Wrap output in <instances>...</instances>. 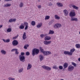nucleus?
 <instances>
[{
    "label": "nucleus",
    "mask_w": 80,
    "mask_h": 80,
    "mask_svg": "<svg viewBox=\"0 0 80 80\" xmlns=\"http://www.w3.org/2000/svg\"><path fill=\"white\" fill-rule=\"evenodd\" d=\"M44 57L42 55H39V58L40 61H42L43 60Z\"/></svg>",
    "instance_id": "26"
},
{
    "label": "nucleus",
    "mask_w": 80,
    "mask_h": 80,
    "mask_svg": "<svg viewBox=\"0 0 80 80\" xmlns=\"http://www.w3.org/2000/svg\"><path fill=\"white\" fill-rule=\"evenodd\" d=\"M35 22L34 21H32L31 22V24L33 26L35 25Z\"/></svg>",
    "instance_id": "35"
},
{
    "label": "nucleus",
    "mask_w": 80,
    "mask_h": 80,
    "mask_svg": "<svg viewBox=\"0 0 80 80\" xmlns=\"http://www.w3.org/2000/svg\"><path fill=\"white\" fill-rule=\"evenodd\" d=\"M70 53V52L68 51H65L64 52V53L65 55H68L71 56Z\"/></svg>",
    "instance_id": "20"
},
{
    "label": "nucleus",
    "mask_w": 80,
    "mask_h": 80,
    "mask_svg": "<svg viewBox=\"0 0 80 80\" xmlns=\"http://www.w3.org/2000/svg\"><path fill=\"white\" fill-rule=\"evenodd\" d=\"M52 24V22H50L49 23V25H50Z\"/></svg>",
    "instance_id": "52"
},
{
    "label": "nucleus",
    "mask_w": 80,
    "mask_h": 80,
    "mask_svg": "<svg viewBox=\"0 0 80 80\" xmlns=\"http://www.w3.org/2000/svg\"><path fill=\"white\" fill-rule=\"evenodd\" d=\"M50 39H51V38L48 36H46L44 38L45 40H49Z\"/></svg>",
    "instance_id": "21"
},
{
    "label": "nucleus",
    "mask_w": 80,
    "mask_h": 80,
    "mask_svg": "<svg viewBox=\"0 0 80 80\" xmlns=\"http://www.w3.org/2000/svg\"><path fill=\"white\" fill-rule=\"evenodd\" d=\"M26 54L27 56L30 55V52H27L26 53Z\"/></svg>",
    "instance_id": "42"
},
{
    "label": "nucleus",
    "mask_w": 80,
    "mask_h": 80,
    "mask_svg": "<svg viewBox=\"0 0 80 80\" xmlns=\"http://www.w3.org/2000/svg\"><path fill=\"white\" fill-rule=\"evenodd\" d=\"M54 18L56 20H60V17H59L58 15L56 14L54 15Z\"/></svg>",
    "instance_id": "16"
},
{
    "label": "nucleus",
    "mask_w": 80,
    "mask_h": 80,
    "mask_svg": "<svg viewBox=\"0 0 80 80\" xmlns=\"http://www.w3.org/2000/svg\"><path fill=\"white\" fill-rule=\"evenodd\" d=\"M19 28L20 29H24L25 28V26L23 25V23H22L21 24V25L19 27Z\"/></svg>",
    "instance_id": "14"
},
{
    "label": "nucleus",
    "mask_w": 80,
    "mask_h": 80,
    "mask_svg": "<svg viewBox=\"0 0 80 80\" xmlns=\"http://www.w3.org/2000/svg\"><path fill=\"white\" fill-rule=\"evenodd\" d=\"M39 52H40L39 49L37 48L34 49L32 51V55L33 56H34L35 55H37L38 54Z\"/></svg>",
    "instance_id": "1"
},
{
    "label": "nucleus",
    "mask_w": 80,
    "mask_h": 80,
    "mask_svg": "<svg viewBox=\"0 0 80 80\" xmlns=\"http://www.w3.org/2000/svg\"><path fill=\"white\" fill-rule=\"evenodd\" d=\"M12 31V29L11 28H8L7 30V32H8V33H10V32H11V31Z\"/></svg>",
    "instance_id": "33"
},
{
    "label": "nucleus",
    "mask_w": 80,
    "mask_h": 80,
    "mask_svg": "<svg viewBox=\"0 0 80 80\" xmlns=\"http://www.w3.org/2000/svg\"><path fill=\"white\" fill-rule=\"evenodd\" d=\"M24 25H25V26H28V23L27 22H24Z\"/></svg>",
    "instance_id": "39"
},
{
    "label": "nucleus",
    "mask_w": 80,
    "mask_h": 80,
    "mask_svg": "<svg viewBox=\"0 0 80 80\" xmlns=\"http://www.w3.org/2000/svg\"><path fill=\"white\" fill-rule=\"evenodd\" d=\"M2 40L4 42H6V43H9V42H10V39H7L6 40L2 39Z\"/></svg>",
    "instance_id": "22"
},
{
    "label": "nucleus",
    "mask_w": 80,
    "mask_h": 80,
    "mask_svg": "<svg viewBox=\"0 0 80 80\" xmlns=\"http://www.w3.org/2000/svg\"><path fill=\"white\" fill-rule=\"evenodd\" d=\"M54 33H55V32L53 30H50L48 34L49 35H53Z\"/></svg>",
    "instance_id": "17"
},
{
    "label": "nucleus",
    "mask_w": 80,
    "mask_h": 80,
    "mask_svg": "<svg viewBox=\"0 0 80 80\" xmlns=\"http://www.w3.org/2000/svg\"><path fill=\"white\" fill-rule=\"evenodd\" d=\"M17 20V19L16 18H14V19H10L9 20V22L10 23H11L12 22H15Z\"/></svg>",
    "instance_id": "12"
},
{
    "label": "nucleus",
    "mask_w": 80,
    "mask_h": 80,
    "mask_svg": "<svg viewBox=\"0 0 80 80\" xmlns=\"http://www.w3.org/2000/svg\"><path fill=\"white\" fill-rule=\"evenodd\" d=\"M68 63H65L64 64L63 67L64 68H67L68 67Z\"/></svg>",
    "instance_id": "28"
},
{
    "label": "nucleus",
    "mask_w": 80,
    "mask_h": 80,
    "mask_svg": "<svg viewBox=\"0 0 80 80\" xmlns=\"http://www.w3.org/2000/svg\"><path fill=\"white\" fill-rule=\"evenodd\" d=\"M0 1H1V0H0Z\"/></svg>",
    "instance_id": "57"
},
{
    "label": "nucleus",
    "mask_w": 80,
    "mask_h": 80,
    "mask_svg": "<svg viewBox=\"0 0 80 80\" xmlns=\"http://www.w3.org/2000/svg\"><path fill=\"white\" fill-rule=\"evenodd\" d=\"M63 12L64 13V15L65 16H68V12L67 10L65 9L63 10Z\"/></svg>",
    "instance_id": "15"
},
{
    "label": "nucleus",
    "mask_w": 80,
    "mask_h": 80,
    "mask_svg": "<svg viewBox=\"0 0 80 80\" xmlns=\"http://www.w3.org/2000/svg\"><path fill=\"white\" fill-rule=\"evenodd\" d=\"M18 44V42L16 40H14L12 42V45L13 46H16Z\"/></svg>",
    "instance_id": "8"
},
{
    "label": "nucleus",
    "mask_w": 80,
    "mask_h": 80,
    "mask_svg": "<svg viewBox=\"0 0 80 80\" xmlns=\"http://www.w3.org/2000/svg\"><path fill=\"white\" fill-rule=\"evenodd\" d=\"M29 47V45L28 44H26L25 45L24 47V49H27V48Z\"/></svg>",
    "instance_id": "34"
},
{
    "label": "nucleus",
    "mask_w": 80,
    "mask_h": 80,
    "mask_svg": "<svg viewBox=\"0 0 80 80\" xmlns=\"http://www.w3.org/2000/svg\"><path fill=\"white\" fill-rule=\"evenodd\" d=\"M72 7L74 9H75V10H78V8L75 5H72Z\"/></svg>",
    "instance_id": "25"
},
{
    "label": "nucleus",
    "mask_w": 80,
    "mask_h": 80,
    "mask_svg": "<svg viewBox=\"0 0 80 80\" xmlns=\"http://www.w3.org/2000/svg\"><path fill=\"white\" fill-rule=\"evenodd\" d=\"M72 65H73L74 67H76L77 65L76 64V63H75L74 62H72Z\"/></svg>",
    "instance_id": "40"
},
{
    "label": "nucleus",
    "mask_w": 80,
    "mask_h": 80,
    "mask_svg": "<svg viewBox=\"0 0 80 80\" xmlns=\"http://www.w3.org/2000/svg\"><path fill=\"white\" fill-rule=\"evenodd\" d=\"M57 5L58 7H63V4L62 3H58Z\"/></svg>",
    "instance_id": "31"
},
{
    "label": "nucleus",
    "mask_w": 80,
    "mask_h": 80,
    "mask_svg": "<svg viewBox=\"0 0 80 80\" xmlns=\"http://www.w3.org/2000/svg\"><path fill=\"white\" fill-rule=\"evenodd\" d=\"M44 44L45 45H49L51 43H52V41H44L43 42Z\"/></svg>",
    "instance_id": "9"
},
{
    "label": "nucleus",
    "mask_w": 80,
    "mask_h": 80,
    "mask_svg": "<svg viewBox=\"0 0 80 80\" xmlns=\"http://www.w3.org/2000/svg\"><path fill=\"white\" fill-rule=\"evenodd\" d=\"M48 5V6H52V3L51 2L49 3Z\"/></svg>",
    "instance_id": "50"
},
{
    "label": "nucleus",
    "mask_w": 80,
    "mask_h": 80,
    "mask_svg": "<svg viewBox=\"0 0 80 80\" xmlns=\"http://www.w3.org/2000/svg\"><path fill=\"white\" fill-rule=\"evenodd\" d=\"M42 67L43 69L48 70V71H50L52 70V68L51 67L46 66V65H42Z\"/></svg>",
    "instance_id": "2"
},
{
    "label": "nucleus",
    "mask_w": 80,
    "mask_h": 80,
    "mask_svg": "<svg viewBox=\"0 0 80 80\" xmlns=\"http://www.w3.org/2000/svg\"><path fill=\"white\" fill-rule=\"evenodd\" d=\"M1 52L2 55H6V54L7 53V52L5 50H1Z\"/></svg>",
    "instance_id": "23"
},
{
    "label": "nucleus",
    "mask_w": 80,
    "mask_h": 80,
    "mask_svg": "<svg viewBox=\"0 0 80 80\" xmlns=\"http://www.w3.org/2000/svg\"><path fill=\"white\" fill-rule=\"evenodd\" d=\"M71 21H75V22H78V19L74 17H71Z\"/></svg>",
    "instance_id": "10"
},
{
    "label": "nucleus",
    "mask_w": 80,
    "mask_h": 80,
    "mask_svg": "<svg viewBox=\"0 0 80 80\" xmlns=\"http://www.w3.org/2000/svg\"><path fill=\"white\" fill-rule=\"evenodd\" d=\"M28 26H25L24 30H27V29H28Z\"/></svg>",
    "instance_id": "46"
},
{
    "label": "nucleus",
    "mask_w": 80,
    "mask_h": 80,
    "mask_svg": "<svg viewBox=\"0 0 80 80\" xmlns=\"http://www.w3.org/2000/svg\"><path fill=\"white\" fill-rule=\"evenodd\" d=\"M19 58L20 61L22 62H24L25 61V58L23 56L20 55L19 56Z\"/></svg>",
    "instance_id": "3"
},
{
    "label": "nucleus",
    "mask_w": 80,
    "mask_h": 80,
    "mask_svg": "<svg viewBox=\"0 0 80 80\" xmlns=\"http://www.w3.org/2000/svg\"><path fill=\"white\" fill-rule=\"evenodd\" d=\"M44 56H48V55L52 54V52L50 51H44L42 53Z\"/></svg>",
    "instance_id": "7"
},
{
    "label": "nucleus",
    "mask_w": 80,
    "mask_h": 80,
    "mask_svg": "<svg viewBox=\"0 0 80 80\" xmlns=\"http://www.w3.org/2000/svg\"><path fill=\"white\" fill-rule=\"evenodd\" d=\"M42 26V23H39L37 26V28H40Z\"/></svg>",
    "instance_id": "19"
},
{
    "label": "nucleus",
    "mask_w": 80,
    "mask_h": 80,
    "mask_svg": "<svg viewBox=\"0 0 80 80\" xmlns=\"http://www.w3.org/2000/svg\"><path fill=\"white\" fill-rule=\"evenodd\" d=\"M76 15L75 12L74 10H72L69 13V16L71 17H75Z\"/></svg>",
    "instance_id": "4"
},
{
    "label": "nucleus",
    "mask_w": 80,
    "mask_h": 80,
    "mask_svg": "<svg viewBox=\"0 0 80 80\" xmlns=\"http://www.w3.org/2000/svg\"><path fill=\"white\" fill-rule=\"evenodd\" d=\"M40 37L41 38H43L44 37V35L42 34L40 35Z\"/></svg>",
    "instance_id": "47"
},
{
    "label": "nucleus",
    "mask_w": 80,
    "mask_h": 80,
    "mask_svg": "<svg viewBox=\"0 0 80 80\" xmlns=\"http://www.w3.org/2000/svg\"><path fill=\"white\" fill-rule=\"evenodd\" d=\"M22 38L23 40H25L27 38V36H26V33L24 32V34L22 36Z\"/></svg>",
    "instance_id": "24"
},
{
    "label": "nucleus",
    "mask_w": 80,
    "mask_h": 80,
    "mask_svg": "<svg viewBox=\"0 0 80 80\" xmlns=\"http://www.w3.org/2000/svg\"><path fill=\"white\" fill-rule=\"evenodd\" d=\"M10 1H12V0H5L4 2H10Z\"/></svg>",
    "instance_id": "51"
},
{
    "label": "nucleus",
    "mask_w": 80,
    "mask_h": 80,
    "mask_svg": "<svg viewBox=\"0 0 80 80\" xmlns=\"http://www.w3.org/2000/svg\"><path fill=\"white\" fill-rule=\"evenodd\" d=\"M23 68H21L19 70H18V72L19 73H21V72H23Z\"/></svg>",
    "instance_id": "38"
},
{
    "label": "nucleus",
    "mask_w": 80,
    "mask_h": 80,
    "mask_svg": "<svg viewBox=\"0 0 80 80\" xmlns=\"http://www.w3.org/2000/svg\"><path fill=\"white\" fill-rule=\"evenodd\" d=\"M24 55H25V53L22 52L21 53V55H21V56H23Z\"/></svg>",
    "instance_id": "48"
},
{
    "label": "nucleus",
    "mask_w": 80,
    "mask_h": 80,
    "mask_svg": "<svg viewBox=\"0 0 80 80\" xmlns=\"http://www.w3.org/2000/svg\"><path fill=\"white\" fill-rule=\"evenodd\" d=\"M3 27V25H0V29Z\"/></svg>",
    "instance_id": "53"
},
{
    "label": "nucleus",
    "mask_w": 80,
    "mask_h": 80,
    "mask_svg": "<svg viewBox=\"0 0 80 80\" xmlns=\"http://www.w3.org/2000/svg\"><path fill=\"white\" fill-rule=\"evenodd\" d=\"M38 8H39V9H40L41 8V5H39L38 6Z\"/></svg>",
    "instance_id": "49"
},
{
    "label": "nucleus",
    "mask_w": 80,
    "mask_h": 80,
    "mask_svg": "<svg viewBox=\"0 0 80 80\" xmlns=\"http://www.w3.org/2000/svg\"><path fill=\"white\" fill-rule=\"evenodd\" d=\"M11 6V4L10 3H7L6 4H4V7H10Z\"/></svg>",
    "instance_id": "18"
},
{
    "label": "nucleus",
    "mask_w": 80,
    "mask_h": 80,
    "mask_svg": "<svg viewBox=\"0 0 80 80\" xmlns=\"http://www.w3.org/2000/svg\"><path fill=\"white\" fill-rule=\"evenodd\" d=\"M53 69H56V70H57V69H58V68L57 67V65H55L53 66Z\"/></svg>",
    "instance_id": "36"
},
{
    "label": "nucleus",
    "mask_w": 80,
    "mask_h": 80,
    "mask_svg": "<svg viewBox=\"0 0 80 80\" xmlns=\"http://www.w3.org/2000/svg\"><path fill=\"white\" fill-rule=\"evenodd\" d=\"M75 51V49L73 48L72 49H71L70 50V53H70V54L71 55V56L72 55V54Z\"/></svg>",
    "instance_id": "13"
},
{
    "label": "nucleus",
    "mask_w": 80,
    "mask_h": 80,
    "mask_svg": "<svg viewBox=\"0 0 80 80\" xmlns=\"http://www.w3.org/2000/svg\"><path fill=\"white\" fill-rule=\"evenodd\" d=\"M59 68L60 70H62L63 69V66H59Z\"/></svg>",
    "instance_id": "43"
},
{
    "label": "nucleus",
    "mask_w": 80,
    "mask_h": 80,
    "mask_svg": "<svg viewBox=\"0 0 80 80\" xmlns=\"http://www.w3.org/2000/svg\"><path fill=\"white\" fill-rule=\"evenodd\" d=\"M62 27V24L60 23L56 24L54 26V28H60Z\"/></svg>",
    "instance_id": "6"
},
{
    "label": "nucleus",
    "mask_w": 80,
    "mask_h": 80,
    "mask_svg": "<svg viewBox=\"0 0 80 80\" xmlns=\"http://www.w3.org/2000/svg\"><path fill=\"white\" fill-rule=\"evenodd\" d=\"M74 69V67L73 66L69 65L68 68V72H72Z\"/></svg>",
    "instance_id": "5"
},
{
    "label": "nucleus",
    "mask_w": 80,
    "mask_h": 80,
    "mask_svg": "<svg viewBox=\"0 0 80 80\" xmlns=\"http://www.w3.org/2000/svg\"><path fill=\"white\" fill-rule=\"evenodd\" d=\"M19 5L20 7L22 8V7H23V3L22 2H21Z\"/></svg>",
    "instance_id": "30"
},
{
    "label": "nucleus",
    "mask_w": 80,
    "mask_h": 80,
    "mask_svg": "<svg viewBox=\"0 0 80 80\" xmlns=\"http://www.w3.org/2000/svg\"><path fill=\"white\" fill-rule=\"evenodd\" d=\"M60 80H64L63 79H61Z\"/></svg>",
    "instance_id": "55"
},
{
    "label": "nucleus",
    "mask_w": 80,
    "mask_h": 80,
    "mask_svg": "<svg viewBox=\"0 0 80 80\" xmlns=\"http://www.w3.org/2000/svg\"><path fill=\"white\" fill-rule=\"evenodd\" d=\"M40 0H38V2H40Z\"/></svg>",
    "instance_id": "56"
},
{
    "label": "nucleus",
    "mask_w": 80,
    "mask_h": 80,
    "mask_svg": "<svg viewBox=\"0 0 80 80\" xmlns=\"http://www.w3.org/2000/svg\"><path fill=\"white\" fill-rule=\"evenodd\" d=\"M18 37V35H17V36H15V37H13L12 38V39H13V40L16 39V38H17Z\"/></svg>",
    "instance_id": "44"
},
{
    "label": "nucleus",
    "mask_w": 80,
    "mask_h": 80,
    "mask_svg": "<svg viewBox=\"0 0 80 80\" xmlns=\"http://www.w3.org/2000/svg\"><path fill=\"white\" fill-rule=\"evenodd\" d=\"M32 67V65L30 63H28L27 67V70H30Z\"/></svg>",
    "instance_id": "11"
},
{
    "label": "nucleus",
    "mask_w": 80,
    "mask_h": 80,
    "mask_svg": "<svg viewBox=\"0 0 80 80\" xmlns=\"http://www.w3.org/2000/svg\"><path fill=\"white\" fill-rule=\"evenodd\" d=\"M17 49H16V48L13 49L11 50V51L12 52H16V51L17 50Z\"/></svg>",
    "instance_id": "41"
},
{
    "label": "nucleus",
    "mask_w": 80,
    "mask_h": 80,
    "mask_svg": "<svg viewBox=\"0 0 80 80\" xmlns=\"http://www.w3.org/2000/svg\"><path fill=\"white\" fill-rule=\"evenodd\" d=\"M50 16H46L45 18V20H49V19H50Z\"/></svg>",
    "instance_id": "32"
},
{
    "label": "nucleus",
    "mask_w": 80,
    "mask_h": 80,
    "mask_svg": "<svg viewBox=\"0 0 80 80\" xmlns=\"http://www.w3.org/2000/svg\"><path fill=\"white\" fill-rule=\"evenodd\" d=\"M78 61H79V62H80V58H78Z\"/></svg>",
    "instance_id": "54"
},
{
    "label": "nucleus",
    "mask_w": 80,
    "mask_h": 80,
    "mask_svg": "<svg viewBox=\"0 0 80 80\" xmlns=\"http://www.w3.org/2000/svg\"><path fill=\"white\" fill-rule=\"evenodd\" d=\"M8 79L9 80H15V78L12 77H9L8 78Z\"/></svg>",
    "instance_id": "37"
},
{
    "label": "nucleus",
    "mask_w": 80,
    "mask_h": 80,
    "mask_svg": "<svg viewBox=\"0 0 80 80\" xmlns=\"http://www.w3.org/2000/svg\"><path fill=\"white\" fill-rule=\"evenodd\" d=\"M15 53L16 55H18V54L19 53V52H18V49H17V50L15 51Z\"/></svg>",
    "instance_id": "45"
},
{
    "label": "nucleus",
    "mask_w": 80,
    "mask_h": 80,
    "mask_svg": "<svg viewBox=\"0 0 80 80\" xmlns=\"http://www.w3.org/2000/svg\"><path fill=\"white\" fill-rule=\"evenodd\" d=\"M75 47L77 48H80V44H77L75 45Z\"/></svg>",
    "instance_id": "29"
},
{
    "label": "nucleus",
    "mask_w": 80,
    "mask_h": 80,
    "mask_svg": "<svg viewBox=\"0 0 80 80\" xmlns=\"http://www.w3.org/2000/svg\"><path fill=\"white\" fill-rule=\"evenodd\" d=\"M39 50L41 52H42V53L44 52V50L42 47H40L39 48Z\"/></svg>",
    "instance_id": "27"
}]
</instances>
